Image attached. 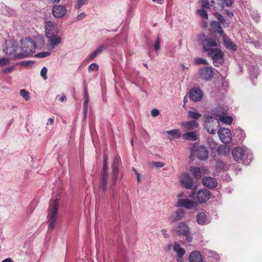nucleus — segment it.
I'll use <instances>...</instances> for the list:
<instances>
[{
	"instance_id": "obj_1",
	"label": "nucleus",
	"mask_w": 262,
	"mask_h": 262,
	"mask_svg": "<svg viewBox=\"0 0 262 262\" xmlns=\"http://www.w3.org/2000/svg\"><path fill=\"white\" fill-rule=\"evenodd\" d=\"M59 29L54 21H47L45 24V34L47 38V46L49 50L54 49L61 42V37L58 35Z\"/></svg>"
},
{
	"instance_id": "obj_2",
	"label": "nucleus",
	"mask_w": 262,
	"mask_h": 262,
	"mask_svg": "<svg viewBox=\"0 0 262 262\" xmlns=\"http://www.w3.org/2000/svg\"><path fill=\"white\" fill-rule=\"evenodd\" d=\"M220 121L230 124L232 122V118L230 116L224 115L218 119L214 116L207 115L205 120V126L207 131H230L229 129L220 126Z\"/></svg>"
},
{
	"instance_id": "obj_3",
	"label": "nucleus",
	"mask_w": 262,
	"mask_h": 262,
	"mask_svg": "<svg viewBox=\"0 0 262 262\" xmlns=\"http://www.w3.org/2000/svg\"><path fill=\"white\" fill-rule=\"evenodd\" d=\"M36 43L30 38L21 41L22 53L16 55V59H21L30 56L35 51Z\"/></svg>"
},
{
	"instance_id": "obj_4",
	"label": "nucleus",
	"mask_w": 262,
	"mask_h": 262,
	"mask_svg": "<svg viewBox=\"0 0 262 262\" xmlns=\"http://www.w3.org/2000/svg\"><path fill=\"white\" fill-rule=\"evenodd\" d=\"M59 207L58 199L53 201L52 204L50 205L48 213V229L52 230L55 226L57 219V211Z\"/></svg>"
},
{
	"instance_id": "obj_5",
	"label": "nucleus",
	"mask_w": 262,
	"mask_h": 262,
	"mask_svg": "<svg viewBox=\"0 0 262 262\" xmlns=\"http://www.w3.org/2000/svg\"><path fill=\"white\" fill-rule=\"evenodd\" d=\"M195 189L194 188L189 196L193 199H196L200 203L206 202L210 197V191L205 188L199 190L197 193H195Z\"/></svg>"
},
{
	"instance_id": "obj_6",
	"label": "nucleus",
	"mask_w": 262,
	"mask_h": 262,
	"mask_svg": "<svg viewBox=\"0 0 262 262\" xmlns=\"http://www.w3.org/2000/svg\"><path fill=\"white\" fill-rule=\"evenodd\" d=\"M199 39L201 42L205 51L209 52L211 49H213V47L217 45V41L215 37H206L204 34H202L199 36Z\"/></svg>"
},
{
	"instance_id": "obj_7",
	"label": "nucleus",
	"mask_w": 262,
	"mask_h": 262,
	"mask_svg": "<svg viewBox=\"0 0 262 262\" xmlns=\"http://www.w3.org/2000/svg\"><path fill=\"white\" fill-rule=\"evenodd\" d=\"M208 54L211 57L215 66L219 67L223 63L224 53L221 49H211Z\"/></svg>"
},
{
	"instance_id": "obj_8",
	"label": "nucleus",
	"mask_w": 262,
	"mask_h": 262,
	"mask_svg": "<svg viewBox=\"0 0 262 262\" xmlns=\"http://www.w3.org/2000/svg\"><path fill=\"white\" fill-rule=\"evenodd\" d=\"M108 176L107 162L103 160L102 173L99 182V191L102 194L104 193L106 190Z\"/></svg>"
},
{
	"instance_id": "obj_9",
	"label": "nucleus",
	"mask_w": 262,
	"mask_h": 262,
	"mask_svg": "<svg viewBox=\"0 0 262 262\" xmlns=\"http://www.w3.org/2000/svg\"><path fill=\"white\" fill-rule=\"evenodd\" d=\"M198 145L195 143L192 146L191 152V158L196 155L200 160H205L208 158V151L204 146L198 147Z\"/></svg>"
},
{
	"instance_id": "obj_10",
	"label": "nucleus",
	"mask_w": 262,
	"mask_h": 262,
	"mask_svg": "<svg viewBox=\"0 0 262 262\" xmlns=\"http://www.w3.org/2000/svg\"><path fill=\"white\" fill-rule=\"evenodd\" d=\"M172 231L178 235H185L189 232L188 226L184 222H180L173 227Z\"/></svg>"
},
{
	"instance_id": "obj_11",
	"label": "nucleus",
	"mask_w": 262,
	"mask_h": 262,
	"mask_svg": "<svg viewBox=\"0 0 262 262\" xmlns=\"http://www.w3.org/2000/svg\"><path fill=\"white\" fill-rule=\"evenodd\" d=\"M198 206L197 203L188 199H181L178 200L176 206L184 207L187 209L195 208Z\"/></svg>"
},
{
	"instance_id": "obj_12",
	"label": "nucleus",
	"mask_w": 262,
	"mask_h": 262,
	"mask_svg": "<svg viewBox=\"0 0 262 262\" xmlns=\"http://www.w3.org/2000/svg\"><path fill=\"white\" fill-rule=\"evenodd\" d=\"M199 77L206 81L210 80L214 76V72L210 67H205L199 70Z\"/></svg>"
},
{
	"instance_id": "obj_13",
	"label": "nucleus",
	"mask_w": 262,
	"mask_h": 262,
	"mask_svg": "<svg viewBox=\"0 0 262 262\" xmlns=\"http://www.w3.org/2000/svg\"><path fill=\"white\" fill-rule=\"evenodd\" d=\"M6 47L4 49V52L6 54L9 55H13L15 59V56L18 54H16L17 47L15 42L13 40H9L6 42Z\"/></svg>"
},
{
	"instance_id": "obj_14",
	"label": "nucleus",
	"mask_w": 262,
	"mask_h": 262,
	"mask_svg": "<svg viewBox=\"0 0 262 262\" xmlns=\"http://www.w3.org/2000/svg\"><path fill=\"white\" fill-rule=\"evenodd\" d=\"M52 12L55 17L61 18L66 15L67 10L63 6L55 5L52 8Z\"/></svg>"
},
{
	"instance_id": "obj_15",
	"label": "nucleus",
	"mask_w": 262,
	"mask_h": 262,
	"mask_svg": "<svg viewBox=\"0 0 262 262\" xmlns=\"http://www.w3.org/2000/svg\"><path fill=\"white\" fill-rule=\"evenodd\" d=\"M246 150L242 147H236L232 150V154L234 160L239 161L243 159L246 155Z\"/></svg>"
},
{
	"instance_id": "obj_16",
	"label": "nucleus",
	"mask_w": 262,
	"mask_h": 262,
	"mask_svg": "<svg viewBox=\"0 0 262 262\" xmlns=\"http://www.w3.org/2000/svg\"><path fill=\"white\" fill-rule=\"evenodd\" d=\"M203 94L200 89L195 88L189 92V98L193 101L198 102L201 100Z\"/></svg>"
},
{
	"instance_id": "obj_17",
	"label": "nucleus",
	"mask_w": 262,
	"mask_h": 262,
	"mask_svg": "<svg viewBox=\"0 0 262 262\" xmlns=\"http://www.w3.org/2000/svg\"><path fill=\"white\" fill-rule=\"evenodd\" d=\"M181 184L182 185L187 188L191 189L193 186L192 179L189 176L188 173H185L181 179Z\"/></svg>"
},
{
	"instance_id": "obj_18",
	"label": "nucleus",
	"mask_w": 262,
	"mask_h": 262,
	"mask_svg": "<svg viewBox=\"0 0 262 262\" xmlns=\"http://www.w3.org/2000/svg\"><path fill=\"white\" fill-rule=\"evenodd\" d=\"M203 184L204 186L209 188H215L217 184L215 178L212 177H205L203 179Z\"/></svg>"
},
{
	"instance_id": "obj_19",
	"label": "nucleus",
	"mask_w": 262,
	"mask_h": 262,
	"mask_svg": "<svg viewBox=\"0 0 262 262\" xmlns=\"http://www.w3.org/2000/svg\"><path fill=\"white\" fill-rule=\"evenodd\" d=\"M231 132H217L218 136L221 141L225 143H229L232 140Z\"/></svg>"
},
{
	"instance_id": "obj_20",
	"label": "nucleus",
	"mask_w": 262,
	"mask_h": 262,
	"mask_svg": "<svg viewBox=\"0 0 262 262\" xmlns=\"http://www.w3.org/2000/svg\"><path fill=\"white\" fill-rule=\"evenodd\" d=\"M223 39L224 45L227 49L232 51H235L236 50V47L235 45L231 41L229 38L228 37V36L225 34L223 35Z\"/></svg>"
},
{
	"instance_id": "obj_21",
	"label": "nucleus",
	"mask_w": 262,
	"mask_h": 262,
	"mask_svg": "<svg viewBox=\"0 0 262 262\" xmlns=\"http://www.w3.org/2000/svg\"><path fill=\"white\" fill-rule=\"evenodd\" d=\"M190 262H203L202 257L198 251L192 252L189 256Z\"/></svg>"
},
{
	"instance_id": "obj_22",
	"label": "nucleus",
	"mask_w": 262,
	"mask_h": 262,
	"mask_svg": "<svg viewBox=\"0 0 262 262\" xmlns=\"http://www.w3.org/2000/svg\"><path fill=\"white\" fill-rule=\"evenodd\" d=\"M184 215V211L181 209H179L171 214L170 217V220L172 222L181 220Z\"/></svg>"
},
{
	"instance_id": "obj_23",
	"label": "nucleus",
	"mask_w": 262,
	"mask_h": 262,
	"mask_svg": "<svg viewBox=\"0 0 262 262\" xmlns=\"http://www.w3.org/2000/svg\"><path fill=\"white\" fill-rule=\"evenodd\" d=\"M108 47L107 45H101L99 46L96 50H95L92 54L90 55L88 58L89 60H92L94 59L97 55L100 54L104 49H106Z\"/></svg>"
},
{
	"instance_id": "obj_24",
	"label": "nucleus",
	"mask_w": 262,
	"mask_h": 262,
	"mask_svg": "<svg viewBox=\"0 0 262 262\" xmlns=\"http://www.w3.org/2000/svg\"><path fill=\"white\" fill-rule=\"evenodd\" d=\"M182 125L186 129L190 130L197 128L199 126V123L195 120H192L183 122L182 123Z\"/></svg>"
},
{
	"instance_id": "obj_25",
	"label": "nucleus",
	"mask_w": 262,
	"mask_h": 262,
	"mask_svg": "<svg viewBox=\"0 0 262 262\" xmlns=\"http://www.w3.org/2000/svg\"><path fill=\"white\" fill-rule=\"evenodd\" d=\"M182 137L185 140L193 141L198 139V135L196 132H186L183 135Z\"/></svg>"
},
{
	"instance_id": "obj_26",
	"label": "nucleus",
	"mask_w": 262,
	"mask_h": 262,
	"mask_svg": "<svg viewBox=\"0 0 262 262\" xmlns=\"http://www.w3.org/2000/svg\"><path fill=\"white\" fill-rule=\"evenodd\" d=\"M173 250L177 252L178 257H182L185 252L184 249L181 248L180 245L177 243H174Z\"/></svg>"
},
{
	"instance_id": "obj_27",
	"label": "nucleus",
	"mask_w": 262,
	"mask_h": 262,
	"mask_svg": "<svg viewBox=\"0 0 262 262\" xmlns=\"http://www.w3.org/2000/svg\"><path fill=\"white\" fill-rule=\"evenodd\" d=\"M0 13L4 15L10 16L13 14V11L6 5L2 4L0 5Z\"/></svg>"
},
{
	"instance_id": "obj_28",
	"label": "nucleus",
	"mask_w": 262,
	"mask_h": 262,
	"mask_svg": "<svg viewBox=\"0 0 262 262\" xmlns=\"http://www.w3.org/2000/svg\"><path fill=\"white\" fill-rule=\"evenodd\" d=\"M213 114L220 118L226 115V111L223 107H217L212 110Z\"/></svg>"
},
{
	"instance_id": "obj_29",
	"label": "nucleus",
	"mask_w": 262,
	"mask_h": 262,
	"mask_svg": "<svg viewBox=\"0 0 262 262\" xmlns=\"http://www.w3.org/2000/svg\"><path fill=\"white\" fill-rule=\"evenodd\" d=\"M112 180L113 181L112 184V186H114L116 184V182L117 180L118 177V173H119V168L118 166H112Z\"/></svg>"
},
{
	"instance_id": "obj_30",
	"label": "nucleus",
	"mask_w": 262,
	"mask_h": 262,
	"mask_svg": "<svg viewBox=\"0 0 262 262\" xmlns=\"http://www.w3.org/2000/svg\"><path fill=\"white\" fill-rule=\"evenodd\" d=\"M196 221L199 224L204 225L207 222L206 215L204 212H200L196 216Z\"/></svg>"
},
{
	"instance_id": "obj_31",
	"label": "nucleus",
	"mask_w": 262,
	"mask_h": 262,
	"mask_svg": "<svg viewBox=\"0 0 262 262\" xmlns=\"http://www.w3.org/2000/svg\"><path fill=\"white\" fill-rule=\"evenodd\" d=\"M212 27L213 29H214L215 32H217L222 35L224 34V31L222 29L221 26L219 22H217L216 21H213L211 23Z\"/></svg>"
},
{
	"instance_id": "obj_32",
	"label": "nucleus",
	"mask_w": 262,
	"mask_h": 262,
	"mask_svg": "<svg viewBox=\"0 0 262 262\" xmlns=\"http://www.w3.org/2000/svg\"><path fill=\"white\" fill-rule=\"evenodd\" d=\"M220 0H211L210 3V7H212L214 10H216L221 8L223 9L224 8V5L223 4L220 5L219 2Z\"/></svg>"
},
{
	"instance_id": "obj_33",
	"label": "nucleus",
	"mask_w": 262,
	"mask_h": 262,
	"mask_svg": "<svg viewBox=\"0 0 262 262\" xmlns=\"http://www.w3.org/2000/svg\"><path fill=\"white\" fill-rule=\"evenodd\" d=\"M190 170L195 179H199L202 177V172L200 168L192 166Z\"/></svg>"
},
{
	"instance_id": "obj_34",
	"label": "nucleus",
	"mask_w": 262,
	"mask_h": 262,
	"mask_svg": "<svg viewBox=\"0 0 262 262\" xmlns=\"http://www.w3.org/2000/svg\"><path fill=\"white\" fill-rule=\"evenodd\" d=\"M166 135L165 136L170 140H175L179 138L181 136L180 132H165Z\"/></svg>"
},
{
	"instance_id": "obj_35",
	"label": "nucleus",
	"mask_w": 262,
	"mask_h": 262,
	"mask_svg": "<svg viewBox=\"0 0 262 262\" xmlns=\"http://www.w3.org/2000/svg\"><path fill=\"white\" fill-rule=\"evenodd\" d=\"M188 116L193 119H198L201 117V114L198 112L189 111L188 112Z\"/></svg>"
},
{
	"instance_id": "obj_36",
	"label": "nucleus",
	"mask_w": 262,
	"mask_h": 262,
	"mask_svg": "<svg viewBox=\"0 0 262 262\" xmlns=\"http://www.w3.org/2000/svg\"><path fill=\"white\" fill-rule=\"evenodd\" d=\"M20 95L27 101H28L30 98L29 93L25 89L20 91Z\"/></svg>"
},
{
	"instance_id": "obj_37",
	"label": "nucleus",
	"mask_w": 262,
	"mask_h": 262,
	"mask_svg": "<svg viewBox=\"0 0 262 262\" xmlns=\"http://www.w3.org/2000/svg\"><path fill=\"white\" fill-rule=\"evenodd\" d=\"M89 102V99H84V107H83V113H84V118H86V114L88 112V105Z\"/></svg>"
},
{
	"instance_id": "obj_38",
	"label": "nucleus",
	"mask_w": 262,
	"mask_h": 262,
	"mask_svg": "<svg viewBox=\"0 0 262 262\" xmlns=\"http://www.w3.org/2000/svg\"><path fill=\"white\" fill-rule=\"evenodd\" d=\"M197 12L201 17L208 19L207 12L204 9H199L197 10Z\"/></svg>"
},
{
	"instance_id": "obj_39",
	"label": "nucleus",
	"mask_w": 262,
	"mask_h": 262,
	"mask_svg": "<svg viewBox=\"0 0 262 262\" xmlns=\"http://www.w3.org/2000/svg\"><path fill=\"white\" fill-rule=\"evenodd\" d=\"M200 3L203 9H210V3L208 0H201Z\"/></svg>"
},
{
	"instance_id": "obj_40",
	"label": "nucleus",
	"mask_w": 262,
	"mask_h": 262,
	"mask_svg": "<svg viewBox=\"0 0 262 262\" xmlns=\"http://www.w3.org/2000/svg\"><path fill=\"white\" fill-rule=\"evenodd\" d=\"M10 63V59L9 58H0V67L8 65Z\"/></svg>"
},
{
	"instance_id": "obj_41",
	"label": "nucleus",
	"mask_w": 262,
	"mask_h": 262,
	"mask_svg": "<svg viewBox=\"0 0 262 262\" xmlns=\"http://www.w3.org/2000/svg\"><path fill=\"white\" fill-rule=\"evenodd\" d=\"M15 67L14 66L6 67L3 69V72L6 74H9L12 72L15 69Z\"/></svg>"
},
{
	"instance_id": "obj_42",
	"label": "nucleus",
	"mask_w": 262,
	"mask_h": 262,
	"mask_svg": "<svg viewBox=\"0 0 262 262\" xmlns=\"http://www.w3.org/2000/svg\"><path fill=\"white\" fill-rule=\"evenodd\" d=\"M195 63L197 64H208L207 60L202 58H196L195 59Z\"/></svg>"
},
{
	"instance_id": "obj_43",
	"label": "nucleus",
	"mask_w": 262,
	"mask_h": 262,
	"mask_svg": "<svg viewBox=\"0 0 262 262\" xmlns=\"http://www.w3.org/2000/svg\"><path fill=\"white\" fill-rule=\"evenodd\" d=\"M47 71L48 69L46 67H43L40 71V76L44 80H46L47 79Z\"/></svg>"
},
{
	"instance_id": "obj_44",
	"label": "nucleus",
	"mask_w": 262,
	"mask_h": 262,
	"mask_svg": "<svg viewBox=\"0 0 262 262\" xmlns=\"http://www.w3.org/2000/svg\"><path fill=\"white\" fill-rule=\"evenodd\" d=\"M51 54L50 52H43L38 53L36 55V56L39 58H44L49 56Z\"/></svg>"
},
{
	"instance_id": "obj_45",
	"label": "nucleus",
	"mask_w": 262,
	"mask_h": 262,
	"mask_svg": "<svg viewBox=\"0 0 262 262\" xmlns=\"http://www.w3.org/2000/svg\"><path fill=\"white\" fill-rule=\"evenodd\" d=\"M98 68H99V67H98V64H97L96 63H91L89 66V71H96L98 70Z\"/></svg>"
},
{
	"instance_id": "obj_46",
	"label": "nucleus",
	"mask_w": 262,
	"mask_h": 262,
	"mask_svg": "<svg viewBox=\"0 0 262 262\" xmlns=\"http://www.w3.org/2000/svg\"><path fill=\"white\" fill-rule=\"evenodd\" d=\"M154 47L156 52L158 51V50L160 49V39H159V36H158V37L154 43Z\"/></svg>"
},
{
	"instance_id": "obj_47",
	"label": "nucleus",
	"mask_w": 262,
	"mask_h": 262,
	"mask_svg": "<svg viewBox=\"0 0 262 262\" xmlns=\"http://www.w3.org/2000/svg\"><path fill=\"white\" fill-rule=\"evenodd\" d=\"M222 1L224 4L223 5L227 7H231L233 3V0H222Z\"/></svg>"
},
{
	"instance_id": "obj_48",
	"label": "nucleus",
	"mask_w": 262,
	"mask_h": 262,
	"mask_svg": "<svg viewBox=\"0 0 262 262\" xmlns=\"http://www.w3.org/2000/svg\"><path fill=\"white\" fill-rule=\"evenodd\" d=\"M120 161V159L119 157L117 156L114 158V159L113 160L112 166H119V163Z\"/></svg>"
},
{
	"instance_id": "obj_49",
	"label": "nucleus",
	"mask_w": 262,
	"mask_h": 262,
	"mask_svg": "<svg viewBox=\"0 0 262 262\" xmlns=\"http://www.w3.org/2000/svg\"><path fill=\"white\" fill-rule=\"evenodd\" d=\"M83 4L84 0H77L75 5V8L77 9H79L83 5Z\"/></svg>"
},
{
	"instance_id": "obj_50",
	"label": "nucleus",
	"mask_w": 262,
	"mask_h": 262,
	"mask_svg": "<svg viewBox=\"0 0 262 262\" xmlns=\"http://www.w3.org/2000/svg\"><path fill=\"white\" fill-rule=\"evenodd\" d=\"M152 164L157 168H161L164 166V164L161 162H153Z\"/></svg>"
},
{
	"instance_id": "obj_51",
	"label": "nucleus",
	"mask_w": 262,
	"mask_h": 262,
	"mask_svg": "<svg viewBox=\"0 0 262 262\" xmlns=\"http://www.w3.org/2000/svg\"><path fill=\"white\" fill-rule=\"evenodd\" d=\"M216 16L220 23L224 24V23L225 21L224 17L221 14L219 13H216Z\"/></svg>"
},
{
	"instance_id": "obj_52",
	"label": "nucleus",
	"mask_w": 262,
	"mask_h": 262,
	"mask_svg": "<svg viewBox=\"0 0 262 262\" xmlns=\"http://www.w3.org/2000/svg\"><path fill=\"white\" fill-rule=\"evenodd\" d=\"M159 111L157 109H153L151 111V115L153 117H157L159 115Z\"/></svg>"
},
{
	"instance_id": "obj_53",
	"label": "nucleus",
	"mask_w": 262,
	"mask_h": 262,
	"mask_svg": "<svg viewBox=\"0 0 262 262\" xmlns=\"http://www.w3.org/2000/svg\"><path fill=\"white\" fill-rule=\"evenodd\" d=\"M257 71V70L255 69L253 70V72H252L250 70H249V74L250 76L253 75L254 78H256L258 76Z\"/></svg>"
},
{
	"instance_id": "obj_54",
	"label": "nucleus",
	"mask_w": 262,
	"mask_h": 262,
	"mask_svg": "<svg viewBox=\"0 0 262 262\" xmlns=\"http://www.w3.org/2000/svg\"><path fill=\"white\" fill-rule=\"evenodd\" d=\"M85 14L84 12H82L77 16L76 19H77V20H80L83 19L85 17Z\"/></svg>"
},
{
	"instance_id": "obj_55",
	"label": "nucleus",
	"mask_w": 262,
	"mask_h": 262,
	"mask_svg": "<svg viewBox=\"0 0 262 262\" xmlns=\"http://www.w3.org/2000/svg\"><path fill=\"white\" fill-rule=\"evenodd\" d=\"M84 99H89L87 88L85 85L84 86Z\"/></svg>"
},
{
	"instance_id": "obj_56",
	"label": "nucleus",
	"mask_w": 262,
	"mask_h": 262,
	"mask_svg": "<svg viewBox=\"0 0 262 262\" xmlns=\"http://www.w3.org/2000/svg\"><path fill=\"white\" fill-rule=\"evenodd\" d=\"M186 235V238L187 239V241L188 242H191L192 241V239H193V237L191 235H190V234L187 233Z\"/></svg>"
},
{
	"instance_id": "obj_57",
	"label": "nucleus",
	"mask_w": 262,
	"mask_h": 262,
	"mask_svg": "<svg viewBox=\"0 0 262 262\" xmlns=\"http://www.w3.org/2000/svg\"><path fill=\"white\" fill-rule=\"evenodd\" d=\"M54 117H52V118H50L48 120V122H47V124L48 125H52L54 123Z\"/></svg>"
},
{
	"instance_id": "obj_58",
	"label": "nucleus",
	"mask_w": 262,
	"mask_h": 262,
	"mask_svg": "<svg viewBox=\"0 0 262 262\" xmlns=\"http://www.w3.org/2000/svg\"><path fill=\"white\" fill-rule=\"evenodd\" d=\"M161 232L164 237L167 238L168 237V234L167 233V230L166 229H162Z\"/></svg>"
},
{
	"instance_id": "obj_59",
	"label": "nucleus",
	"mask_w": 262,
	"mask_h": 262,
	"mask_svg": "<svg viewBox=\"0 0 262 262\" xmlns=\"http://www.w3.org/2000/svg\"><path fill=\"white\" fill-rule=\"evenodd\" d=\"M226 14L230 18L232 17L233 16V13L232 12H230L228 10H225Z\"/></svg>"
},
{
	"instance_id": "obj_60",
	"label": "nucleus",
	"mask_w": 262,
	"mask_h": 262,
	"mask_svg": "<svg viewBox=\"0 0 262 262\" xmlns=\"http://www.w3.org/2000/svg\"><path fill=\"white\" fill-rule=\"evenodd\" d=\"M133 170L135 171V173L137 175L138 181L139 182H140L141 181V179L140 178V174L138 172V171L135 169L133 168Z\"/></svg>"
},
{
	"instance_id": "obj_61",
	"label": "nucleus",
	"mask_w": 262,
	"mask_h": 262,
	"mask_svg": "<svg viewBox=\"0 0 262 262\" xmlns=\"http://www.w3.org/2000/svg\"><path fill=\"white\" fill-rule=\"evenodd\" d=\"M66 97L65 95H62L60 97V99H59V100L61 101V102H63L64 101H66Z\"/></svg>"
},
{
	"instance_id": "obj_62",
	"label": "nucleus",
	"mask_w": 262,
	"mask_h": 262,
	"mask_svg": "<svg viewBox=\"0 0 262 262\" xmlns=\"http://www.w3.org/2000/svg\"><path fill=\"white\" fill-rule=\"evenodd\" d=\"M2 262H13L10 258H7L3 260Z\"/></svg>"
},
{
	"instance_id": "obj_63",
	"label": "nucleus",
	"mask_w": 262,
	"mask_h": 262,
	"mask_svg": "<svg viewBox=\"0 0 262 262\" xmlns=\"http://www.w3.org/2000/svg\"><path fill=\"white\" fill-rule=\"evenodd\" d=\"M181 67H182V70L183 71H185L186 69H187V67H186L184 65V64H181Z\"/></svg>"
},
{
	"instance_id": "obj_64",
	"label": "nucleus",
	"mask_w": 262,
	"mask_h": 262,
	"mask_svg": "<svg viewBox=\"0 0 262 262\" xmlns=\"http://www.w3.org/2000/svg\"><path fill=\"white\" fill-rule=\"evenodd\" d=\"M178 262H183L182 257H178Z\"/></svg>"
}]
</instances>
